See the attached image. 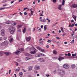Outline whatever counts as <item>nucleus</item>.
I'll return each instance as SVG.
<instances>
[{"instance_id": "nucleus-1", "label": "nucleus", "mask_w": 77, "mask_h": 77, "mask_svg": "<svg viewBox=\"0 0 77 77\" xmlns=\"http://www.w3.org/2000/svg\"><path fill=\"white\" fill-rule=\"evenodd\" d=\"M66 72L65 71L63 70H61L60 72H59V74L60 75L61 77H63V75L65 74Z\"/></svg>"}, {"instance_id": "nucleus-2", "label": "nucleus", "mask_w": 77, "mask_h": 77, "mask_svg": "<svg viewBox=\"0 0 77 77\" xmlns=\"http://www.w3.org/2000/svg\"><path fill=\"white\" fill-rule=\"evenodd\" d=\"M10 28H9L10 33L11 34H13L15 32V28L12 27H11Z\"/></svg>"}, {"instance_id": "nucleus-3", "label": "nucleus", "mask_w": 77, "mask_h": 77, "mask_svg": "<svg viewBox=\"0 0 77 77\" xmlns=\"http://www.w3.org/2000/svg\"><path fill=\"white\" fill-rule=\"evenodd\" d=\"M63 67L64 68H65V69H69V66L66 64H64Z\"/></svg>"}, {"instance_id": "nucleus-4", "label": "nucleus", "mask_w": 77, "mask_h": 77, "mask_svg": "<svg viewBox=\"0 0 77 77\" xmlns=\"http://www.w3.org/2000/svg\"><path fill=\"white\" fill-rule=\"evenodd\" d=\"M40 56H44V54L40 53L39 54H37L35 55V57H40Z\"/></svg>"}, {"instance_id": "nucleus-5", "label": "nucleus", "mask_w": 77, "mask_h": 77, "mask_svg": "<svg viewBox=\"0 0 77 77\" xmlns=\"http://www.w3.org/2000/svg\"><path fill=\"white\" fill-rule=\"evenodd\" d=\"M5 29H2L1 30V35L2 36H5Z\"/></svg>"}, {"instance_id": "nucleus-6", "label": "nucleus", "mask_w": 77, "mask_h": 77, "mask_svg": "<svg viewBox=\"0 0 77 77\" xmlns=\"http://www.w3.org/2000/svg\"><path fill=\"white\" fill-rule=\"evenodd\" d=\"M38 60L41 62H45V60L43 58H40L38 59Z\"/></svg>"}, {"instance_id": "nucleus-7", "label": "nucleus", "mask_w": 77, "mask_h": 77, "mask_svg": "<svg viewBox=\"0 0 77 77\" xmlns=\"http://www.w3.org/2000/svg\"><path fill=\"white\" fill-rule=\"evenodd\" d=\"M64 57H61V56H60L58 58V60H59L60 62L62 60H63V59H65Z\"/></svg>"}, {"instance_id": "nucleus-8", "label": "nucleus", "mask_w": 77, "mask_h": 77, "mask_svg": "<svg viewBox=\"0 0 77 77\" xmlns=\"http://www.w3.org/2000/svg\"><path fill=\"white\" fill-rule=\"evenodd\" d=\"M3 43H4V45H7L9 43V42L8 41H5Z\"/></svg>"}, {"instance_id": "nucleus-9", "label": "nucleus", "mask_w": 77, "mask_h": 77, "mask_svg": "<svg viewBox=\"0 0 77 77\" xmlns=\"http://www.w3.org/2000/svg\"><path fill=\"white\" fill-rule=\"evenodd\" d=\"M31 39V37H26V41H29L30 40V39Z\"/></svg>"}, {"instance_id": "nucleus-10", "label": "nucleus", "mask_w": 77, "mask_h": 77, "mask_svg": "<svg viewBox=\"0 0 77 77\" xmlns=\"http://www.w3.org/2000/svg\"><path fill=\"white\" fill-rule=\"evenodd\" d=\"M5 24H11V21L9 20L5 22Z\"/></svg>"}, {"instance_id": "nucleus-11", "label": "nucleus", "mask_w": 77, "mask_h": 77, "mask_svg": "<svg viewBox=\"0 0 77 77\" xmlns=\"http://www.w3.org/2000/svg\"><path fill=\"white\" fill-rule=\"evenodd\" d=\"M15 54H17V55H18L20 54V53H21V51H17L16 52H14Z\"/></svg>"}, {"instance_id": "nucleus-12", "label": "nucleus", "mask_w": 77, "mask_h": 77, "mask_svg": "<svg viewBox=\"0 0 77 77\" xmlns=\"http://www.w3.org/2000/svg\"><path fill=\"white\" fill-rule=\"evenodd\" d=\"M72 8H76L77 7V5L75 4H73L71 6Z\"/></svg>"}, {"instance_id": "nucleus-13", "label": "nucleus", "mask_w": 77, "mask_h": 77, "mask_svg": "<svg viewBox=\"0 0 77 77\" xmlns=\"http://www.w3.org/2000/svg\"><path fill=\"white\" fill-rule=\"evenodd\" d=\"M71 68L72 69H74L75 68V64H72L71 65Z\"/></svg>"}, {"instance_id": "nucleus-14", "label": "nucleus", "mask_w": 77, "mask_h": 77, "mask_svg": "<svg viewBox=\"0 0 77 77\" xmlns=\"http://www.w3.org/2000/svg\"><path fill=\"white\" fill-rule=\"evenodd\" d=\"M4 53L5 55H6V56H9V55L10 54H9V53L8 52H4Z\"/></svg>"}, {"instance_id": "nucleus-15", "label": "nucleus", "mask_w": 77, "mask_h": 77, "mask_svg": "<svg viewBox=\"0 0 77 77\" xmlns=\"http://www.w3.org/2000/svg\"><path fill=\"white\" fill-rule=\"evenodd\" d=\"M62 5H58V9L59 10L62 11Z\"/></svg>"}, {"instance_id": "nucleus-16", "label": "nucleus", "mask_w": 77, "mask_h": 77, "mask_svg": "<svg viewBox=\"0 0 77 77\" xmlns=\"http://www.w3.org/2000/svg\"><path fill=\"white\" fill-rule=\"evenodd\" d=\"M34 69H36V70L37 69H40V67H39V66H35L34 67Z\"/></svg>"}, {"instance_id": "nucleus-17", "label": "nucleus", "mask_w": 77, "mask_h": 77, "mask_svg": "<svg viewBox=\"0 0 77 77\" xmlns=\"http://www.w3.org/2000/svg\"><path fill=\"white\" fill-rule=\"evenodd\" d=\"M19 75L20 77H22L23 76V73L22 72H20Z\"/></svg>"}, {"instance_id": "nucleus-18", "label": "nucleus", "mask_w": 77, "mask_h": 77, "mask_svg": "<svg viewBox=\"0 0 77 77\" xmlns=\"http://www.w3.org/2000/svg\"><path fill=\"white\" fill-rule=\"evenodd\" d=\"M53 53L54 54H57V52L55 50L53 51Z\"/></svg>"}, {"instance_id": "nucleus-19", "label": "nucleus", "mask_w": 77, "mask_h": 77, "mask_svg": "<svg viewBox=\"0 0 77 77\" xmlns=\"http://www.w3.org/2000/svg\"><path fill=\"white\" fill-rule=\"evenodd\" d=\"M33 67L32 66H30L29 67V70H32Z\"/></svg>"}, {"instance_id": "nucleus-20", "label": "nucleus", "mask_w": 77, "mask_h": 77, "mask_svg": "<svg viewBox=\"0 0 77 77\" xmlns=\"http://www.w3.org/2000/svg\"><path fill=\"white\" fill-rule=\"evenodd\" d=\"M72 17L74 19L75 21H76V18H77V17L73 15L72 16Z\"/></svg>"}, {"instance_id": "nucleus-21", "label": "nucleus", "mask_w": 77, "mask_h": 77, "mask_svg": "<svg viewBox=\"0 0 77 77\" xmlns=\"http://www.w3.org/2000/svg\"><path fill=\"white\" fill-rule=\"evenodd\" d=\"M31 59L30 58H28V57H26L25 58V60H29L30 59Z\"/></svg>"}, {"instance_id": "nucleus-22", "label": "nucleus", "mask_w": 77, "mask_h": 77, "mask_svg": "<svg viewBox=\"0 0 77 77\" xmlns=\"http://www.w3.org/2000/svg\"><path fill=\"white\" fill-rule=\"evenodd\" d=\"M40 51H42V52H43V53H45V51L44 49H41Z\"/></svg>"}, {"instance_id": "nucleus-23", "label": "nucleus", "mask_w": 77, "mask_h": 77, "mask_svg": "<svg viewBox=\"0 0 77 77\" xmlns=\"http://www.w3.org/2000/svg\"><path fill=\"white\" fill-rule=\"evenodd\" d=\"M20 67H18V69H16L15 70V71H17V72L20 71Z\"/></svg>"}, {"instance_id": "nucleus-24", "label": "nucleus", "mask_w": 77, "mask_h": 77, "mask_svg": "<svg viewBox=\"0 0 77 77\" xmlns=\"http://www.w3.org/2000/svg\"><path fill=\"white\" fill-rule=\"evenodd\" d=\"M31 54H35V53H36V51H31Z\"/></svg>"}, {"instance_id": "nucleus-25", "label": "nucleus", "mask_w": 77, "mask_h": 77, "mask_svg": "<svg viewBox=\"0 0 77 77\" xmlns=\"http://www.w3.org/2000/svg\"><path fill=\"white\" fill-rule=\"evenodd\" d=\"M65 0H63V1L62 2V5H64V4H65Z\"/></svg>"}, {"instance_id": "nucleus-26", "label": "nucleus", "mask_w": 77, "mask_h": 77, "mask_svg": "<svg viewBox=\"0 0 77 77\" xmlns=\"http://www.w3.org/2000/svg\"><path fill=\"white\" fill-rule=\"evenodd\" d=\"M3 56V52L0 51V56Z\"/></svg>"}, {"instance_id": "nucleus-27", "label": "nucleus", "mask_w": 77, "mask_h": 77, "mask_svg": "<svg viewBox=\"0 0 77 77\" xmlns=\"http://www.w3.org/2000/svg\"><path fill=\"white\" fill-rule=\"evenodd\" d=\"M12 41H13V38H10L9 42H12Z\"/></svg>"}, {"instance_id": "nucleus-28", "label": "nucleus", "mask_w": 77, "mask_h": 77, "mask_svg": "<svg viewBox=\"0 0 77 77\" xmlns=\"http://www.w3.org/2000/svg\"><path fill=\"white\" fill-rule=\"evenodd\" d=\"M21 26H22V25H19L18 26L17 28L18 29H19V28H20V27H21Z\"/></svg>"}, {"instance_id": "nucleus-29", "label": "nucleus", "mask_w": 77, "mask_h": 77, "mask_svg": "<svg viewBox=\"0 0 77 77\" xmlns=\"http://www.w3.org/2000/svg\"><path fill=\"white\" fill-rule=\"evenodd\" d=\"M26 56H31V54H26Z\"/></svg>"}, {"instance_id": "nucleus-30", "label": "nucleus", "mask_w": 77, "mask_h": 77, "mask_svg": "<svg viewBox=\"0 0 77 77\" xmlns=\"http://www.w3.org/2000/svg\"><path fill=\"white\" fill-rule=\"evenodd\" d=\"M43 22H44V23H45V22H46V20L45 18H44V19L43 20Z\"/></svg>"}, {"instance_id": "nucleus-31", "label": "nucleus", "mask_w": 77, "mask_h": 77, "mask_svg": "<svg viewBox=\"0 0 77 77\" xmlns=\"http://www.w3.org/2000/svg\"><path fill=\"white\" fill-rule=\"evenodd\" d=\"M26 29L25 28L24 29H23V33L24 34L25 33V32H26Z\"/></svg>"}, {"instance_id": "nucleus-32", "label": "nucleus", "mask_w": 77, "mask_h": 77, "mask_svg": "<svg viewBox=\"0 0 77 77\" xmlns=\"http://www.w3.org/2000/svg\"><path fill=\"white\" fill-rule=\"evenodd\" d=\"M37 49H38V50H41V48H40V47H39V46H38L37 47Z\"/></svg>"}, {"instance_id": "nucleus-33", "label": "nucleus", "mask_w": 77, "mask_h": 77, "mask_svg": "<svg viewBox=\"0 0 77 77\" xmlns=\"http://www.w3.org/2000/svg\"><path fill=\"white\" fill-rule=\"evenodd\" d=\"M6 2H7V1L6 0H5L2 2V3H6Z\"/></svg>"}, {"instance_id": "nucleus-34", "label": "nucleus", "mask_w": 77, "mask_h": 77, "mask_svg": "<svg viewBox=\"0 0 77 77\" xmlns=\"http://www.w3.org/2000/svg\"><path fill=\"white\" fill-rule=\"evenodd\" d=\"M76 53H75V54H72V56H76Z\"/></svg>"}, {"instance_id": "nucleus-35", "label": "nucleus", "mask_w": 77, "mask_h": 77, "mask_svg": "<svg viewBox=\"0 0 77 77\" xmlns=\"http://www.w3.org/2000/svg\"><path fill=\"white\" fill-rule=\"evenodd\" d=\"M74 39L72 40L70 42V43H72V44H74Z\"/></svg>"}, {"instance_id": "nucleus-36", "label": "nucleus", "mask_w": 77, "mask_h": 77, "mask_svg": "<svg viewBox=\"0 0 77 77\" xmlns=\"http://www.w3.org/2000/svg\"><path fill=\"white\" fill-rule=\"evenodd\" d=\"M20 51H24V49L23 48H21L20 49Z\"/></svg>"}, {"instance_id": "nucleus-37", "label": "nucleus", "mask_w": 77, "mask_h": 77, "mask_svg": "<svg viewBox=\"0 0 77 77\" xmlns=\"http://www.w3.org/2000/svg\"><path fill=\"white\" fill-rule=\"evenodd\" d=\"M1 46H3V45H5L3 42L1 44Z\"/></svg>"}, {"instance_id": "nucleus-38", "label": "nucleus", "mask_w": 77, "mask_h": 77, "mask_svg": "<svg viewBox=\"0 0 77 77\" xmlns=\"http://www.w3.org/2000/svg\"><path fill=\"white\" fill-rule=\"evenodd\" d=\"M66 33H64L62 35V36L63 37L65 36V35H66Z\"/></svg>"}, {"instance_id": "nucleus-39", "label": "nucleus", "mask_w": 77, "mask_h": 77, "mask_svg": "<svg viewBox=\"0 0 77 77\" xmlns=\"http://www.w3.org/2000/svg\"><path fill=\"white\" fill-rule=\"evenodd\" d=\"M57 2V0H53V3H55Z\"/></svg>"}, {"instance_id": "nucleus-40", "label": "nucleus", "mask_w": 77, "mask_h": 77, "mask_svg": "<svg viewBox=\"0 0 77 77\" xmlns=\"http://www.w3.org/2000/svg\"><path fill=\"white\" fill-rule=\"evenodd\" d=\"M47 42L50 43V42H51V40H48V41H47Z\"/></svg>"}, {"instance_id": "nucleus-41", "label": "nucleus", "mask_w": 77, "mask_h": 77, "mask_svg": "<svg viewBox=\"0 0 77 77\" xmlns=\"http://www.w3.org/2000/svg\"><path fill=\"white\" fill-rule=\"evenodd\" d=\"M74 25H75V23H73V24L71 26V27H74Z\"/></svg>"}, {"instance_id": "nucleus-42", "label": "nucleus", "mask_w": 77, "mask_h": 77, "mask_svg": "<svg viewBox=\"0 0 77 77\" xmlns=\"http://www.w3.org/2000/svg\"><path fill=\"white\" fill-rule=\"evenodd\" d=\"M3 39L5 40H6V39H7V38L6 37H4L3 38Z\"/></svg>"}, {"instance_id": "nucleus-43", "label": "nucleus", "mask_w": 77, "mask_h": 77, "mask_svg": "<svg viewBox=\"0 0 77 77\" xmlns=\"http://www.w3.org/2000/svg\"><path fill=\"white\" fill-rule=\"evenodd\" d=\"M31 14L32 15H33V11H31Z\"/></svg>"}, {"instance_id": "nucleus-44", "label": "nucleus", "mask_w": 77, "mask_h": 77, "mask_svg": "<svg viewBox=\"0 0 77 77\" xmlns=\"http://www.w3.org/2000/svg\"><path fill=\"white\" fill-rule=\"evenodd\" d=\"M68 56H71V54H70V53H68Z\"/></svg>"}, {"instance_id": "nucleus-45", "label": "nucleus", "mask_w": 77, "mask_h": 77, "mask_svg": "<svg viewBox=\"0 0 77 77\" xmlns=\"http://www.w3.org/2000/svg\"><path fill=\"white\" fill-rule=\"evenodd\" d=\"M44 30H47V27L45 26L44 27Z\"/></svg>"}, {"instance_id": "nucleus-46", "label": "nucleus", "mask_w": 77, "mask_h": 77, "mask_svg": "<svg viewBox=\"0 0 77 77\" xmlns=\"http://www.w3.org/2000/svg\"><path fill=\"white\" fill-rule=\"evenodd\" d=\"M53 58L54 59H57V57H53Z\"/></svg>"}, {"instance_id": "nucleus-47", "label": "nucleus", "mask_w": 77, "mask_h": 77, "mask_svg": "<svg viewBox=\"0 0 77 77\" xmlns=\"http://www.w3.org/2000/svg\"><path fill=\"white\" fill-rule=\"evenodd\" d=\"M19 32H20V33H21V29H20L18 30Z\"/></svg>"}, {"instance_id": "nucleus-48", "label": "nucleus", "mask_w": 77, "mask_h": 77, "mask_svg": "<svg viewBox=\"0 0 77 77\" xmlns=\"http://www.w3.org/2000/svg\"><path fill=\"white\" fill-rule=\"evenodd\" d=\"M5 8H0V10H2V9H4Z\"/></svg>"}, {"instance_id": "nucleus-49", "label": "nucleus", "mask_w": 77, "mask_h": 77, "mask_svg": "<svg viewBox=\"0 0 77 77\" xmlns=\"http://www.w3.org/2000/svg\"><path fill=\"white\" fill-rule=\"evenodd\" d=\"M34 72L35 73V74H36L38 72L36 71H34Z\"/></svg>"}, {"instance_id": "nucleus-50", "label": "nucleus", "mask_w": 77, "mask_h": 77, "mask_svg": "<svg viewBox=\"0 0 77 77\" xmlns=\"http://www.w3.org/2000/svg\"><path fill=\"white\" fill-rule=\"evenodd\" d=\"M27 14V13L26 12H25L24 13V15H26Z\"/></svg>"}, {"instance_id": "nucleus-51", "label": "nucleus", "mask_w": 77, "mask_h": 77, "mask_svg": "<svg viewBox=\"0 0 77 77\" xmlns=\"http://www.w3.org/2000/svg\"><path fill=\"white\" fill-rule=\"evenodd\" d=\"M16 64V66H18V63L17 62L15 63Z\"/></svg>"}, {"instance_id": "nucleus-52", "label": "nucleus", "mask_w": 77, "mask_h": 77, "mask_svg": "<svg viewBox=\"0 0 77 77\" xmlns=\"http://www.w3.org/2000/svg\"><path fill=\"white\" fill-rule=\"evenodd\" d=\"M14 1H12L11 2V4H12V3H14Z\"/></svg>"}, {"instance_id": "nucleus-53", "label": "nucleus", "mask_w": 77, "mask_h": 77, "mask_svg": "<svg viewBox=\"0 0 77 77\" xmlns=\"http://www.w3.org/2000/svg\"><path fill=\"white\" fill-rule=\"evenodd\" d=\"M48 74V75H47V74H46V76H47L48 77H49V76H50V75H49L48 74Z\"/></svg>"}, {"instance_id": "nucleus-54", "label": "nucleus", "mask_w": 77, "mask_h": 77, "mask_svg": "<svg viewBox=\"0 0 77 77\" xmlns=\"http://www.w3.org/2000/svg\"><path fill=\"white\" fill-rule=\"evenodd\" d=\"M40 16H43V14L42 13H40Z\"/></svg>"}, {"instance_id": "nucleus-55", "label": "nucleus", "mask_w": 77, "mask_h": 77, "mask_svg": "<svg viewBox=\"0 0 77 77\" xmlns=\"http://www.w3.org/2000/svg\"><path fill=\"white\" fill-rule=\"evenodd\" d=\"M41 29L40 28L39 29H38V32H41Z\"/></svg>"}, {"instance_id": "nucleus-56", "label": "nucleus", "mask_w": 77, "mask_h": 77, "mask_svg": "<svg viewBox=\"0 0 77 77\" xmlns=\"http://www.w3.org/2000/svg\"><path fill=\"white\" fill-rule=\"evenodd\" d=\"M28 9V8H25L23 10V11H25V10H26V9Z\"/></svg>"}, {"instance_id": "nucleus-57", "label": "nucleus", "mask_w": 77, "mask_h": 77, "mask_svg": "<svg viewBox=\"0 0 77 77\" xmlns=\"http://www.w3.org/2000/svg\"><path fill=\"white\" fill-rule=\"evenodd\" d=\"M68 44V42H64L65 44Z\"/></svg>"}, {"instance_id": "nucleus-58", "label": "nucleus", "mask_w": 77, "mask_h": 77, "mask_svg": "<svg viewBox=\"0 0 77 77\" xmlns=\"http://www.w3.org/2000/svg\"><path fill=\"white\" fill-rule=\"evenodd\" d=\"M56 38L57 39H60L59 37H57Z\"/></svg>"}, {"instance_id": "nucleus-59", "label": "nucleus", "mask_w": 77, "mask_h": 77, "mask_svg": "<svg viewBox=\"0 0 77 77\" xmlns=\"http://www.w3.org/2000/svg\"><path fill=\"white\" fill-rule=\"evenodd\" d=\"M2 38L0 37V41H2Z\"/></svg>"}, {"instance_id": "nucleus-60", "label": "nucleus", "mask_w": 77, "mask_h": 77, "mask_svg": "<svg viewBox=\"0 0 77 77\" xmlns=\"http://www.w3.org/2000/svg\"><path fill=\"white\" fill-rule=\"evenodd\" d=\"M17 25V23H14V26H16V25Z\"/></svg>"}, {"instance_id": "nucleus-61", "label": "nucleus", "mask_w": 77, "mask_h": 77, "mask_svg": "<svg viewBox=\"0 0 77 77\" xmlns=\"http://www.w3.org/2000/svg\"><path fill=\"white\" fill-rule=\"evenodd\" d=\"M46 47L47 48H49V45H47L46 46Z\"/></svg>"}, {"instance_id": "nucleus-62", "label": "nucleus", "mask_w": 77, "mask_h": 77, "mask_svg": "<svg viewBox=\"0 0 77 77\" xmlns=\"http://www.w3.org/2000/svg\"><path fill=\"white\" fill-rule=\"evenodd\" d=\"M60 29H61L62 31V30H63V28H62V27H60Z\"/></svg>"}, {"instance_id": "nucleus-63", "label": "nucleus", "mask_w": 77, "mask_h": 77, "mask_svg": "<svg viewBox=\"0 0 77 77\" xmlns=\"http://www.w3.org/2000/svg\"><path fill=\"white\" fill-rule=\"evenodd\" d=\"M6 6V4H4L3 5V6Z\"/></svg>"}, {"instance_id": "nucleus-64", "label": "nucleus", "mask_w": 77, "mask_h": 77, "mask_svg": "<svg viewBox=\"0 0 77 77\" xmlns=\"http://www.w3.org/2000/svg\"><path fill=\"white\" fill-rule=\"evenodd\" d=\"M43 25H42L41 26V28H43Z\"/></svg>"}]
</instances>
